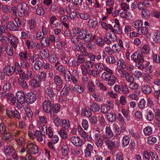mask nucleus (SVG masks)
Listing matches in <instances>:
<instances>
[{"label": "nucleus", "mask_w": 160, "mask_h": 160, "mask_svg": "<svg viewBox=\"0 0 160 160\" xmlns=\"http://www.w3.org/2000/svg\"><path fill=\"white\" fill-rule=\"evenodd\" d=\"M131 58L137 63L135 65V67H137L138 69H142L144 68V66L142 64L144 61V58L141 53L135 52L131 55Z\"/></svg>", "instance_id": "obj_1"}, {"label": "nucleus", "mask_w": 160, "mask_h": 160, "mask_svg": "<svg viewBox=\"0 0 160 160\" xmlns=\"http://www.w3.org/2000/svg\"><path fill=\"white\" fill-rule=\"evenodd\" d=\"M29 10L28 6L25 2H21L18 6V13L20 17H22L26 15Z\"/></svg>", "instance_id": "obj_2"}, {"label": "nucleus", "mask_w": 160, "mask_h": 160, "mask_svg": "<svg viewBox=\"0 0 160 160\" xmlns=\"http://www.w3.org/2000/svg\"><path fill=\"white\" fill-rule=\"evenodd\" d=\"M104 142L108 149L110 151L117 149L119 147V143L116 141L108 139L104 140Z\"/></svg>", "instance_id": "obj_3"}, {"label": "nucleus", "mask_w": 160, "mask_h": 160, "mask_svg": "<svg viewBox=\"0 0 160 160\" xmlns=\"http://www.w3.org/2000/svg\"><path fill=\"white\" fill-rule=\"evenodd\" d=\"M27 152L34 154L39 152L38 146L33 143H28L27 144Z\"/></svg>", "instance_id": "obj_4"}, {"label": "nucleus", "mask_w": 160, "mask_h": 160, "mask_svg": "<svg viewBox=\"0 0 160 160\" xmlns=\"http://www.w3.org/2000/svg\"><path fill=\"white\" fill-rule=\"evenodd\" d=\"M7 115L9 118H15L18 119L21 118L20 114L18 111L16 110H12L7 109L6 110Z\"/></svg>", "instance_id": "obj_5"}, {"label": "nucleus", "mask_w": 160, "mask_h": 160, "mask_svg": "<svg viewBox=\"0 0 160 160\" xmlns=\"http://www.w3.org/2000/svg\"><path fill=\"white\" fill-rule=\"evenodd\" d=\"M43 109L46 113H51L50 115L51 117L53 115L51 112L52 104L50 100H46L44 101L43 103Z\"/></svg>", "instance_id": "obj_6"}, {"label": "nucleus", "mask_w": 160, "mask_h": 160, "mask_svg": "<svg viewBox=\"0 0 160 160\" xmlns=\"http://www.w3.org/2000/svg\"><path fill=\"white\" fill-rule=\"evenodd\" d=\"M119 73L122 77H125L126 80L130 82H133L134 79L131 74L128 72H126V71H118Z\"/></svg>", "instance_id": "obj_7"}, {"label": "nucleus", "mask_w": 160, "mask_h": 160, "mask_svg": "<svg viewBox=\"0 0 160 160\" xmlns=\"http://www.w3.org/2000/svg\"><path fill=\"white\" fill-rule=\"evenodd\" d=\"M113 136L114 134L110 127L107 126L105 129V134L102 136L103 139L104 140L110 139L113 137Z\"/></svg>", "instance_id": "obj_8"}, {"label": "nucleus", "mask_w": 160, "mask_h": 160, "mask_svg": "<svg viewBox=\"0 0 160 160\" xmlns=\"http://www.w3.org/2000/svg\"><path fill=\"white\" fill-rule=\"evenodd\" d=\"M26 99L27 102L29 104H31L36 100L35 94L32 93H28L26 95Z\"/></svg>", "instance_id": "obj_9"}, {"label": "nucleus", "mask_w": 160, "mask_h": 160, "mask_svg": "<svg viewBox=\"0 0 160 160\" xmlns=\"http://www.w3.org/2000/svg\"><path fill=\"white\" fill-rule=\"evenodd\" d=\"M72 143L77 147H80L82 145V142L78 137L72 136L70 138Z\"/></svg>", "instance_id": "obj_10"}, {"label": "nucleus", "mask_w": 160, "mask_h": 160, "mask_svg": "<svg viewBox=\"0 0 160 160\" xmlns=\"http://www.w3.org/2000/svg\"><path fill=\"white\" fill-rule=\"evenodd\" d=\"M98 22L96 18H93L89 19L88 23V26L90 29H94L96 27Z\"/></svg>", "instance_id": "obj_11"}, {"label": "nucleus", "mask_w": 160, "mask_h": 160, "mask_svg": "<svg viewBox=\"0 0 160 160\" xmlns=\"http://www.w3.org/2000/svg\"><path fill=\"white\" fill-rule=\"evenodd\" d=\"M19 73L21 77L25 78L26 80H28L32 78V73L31 71H26L27 76L25 75V73L23 71H19Z\"/></svg>", "instance_id": "obj_12"}, {"label": "nucleus", "mask_w": 160, "mask_h": 160, "mask_svg": "<svg viewBox=\"0 0 160 160\" xmlns=\"http://www.w3.org/2000/svg\"><path fill=\"white\" fill-rule=\"evenodd\" d=\"M26 95L25 96L24 93L21 91H18L16 94V98L18 101H20V102H25L26 99Z\"/></svg>", "instance_id": "obj_13"}, {"label": "nucleus", "mask_w": 160, "mask_h": 160, "mask_svg": "<svg viewBox=\"0 0 160 160\" xmlns=\"http://www.w3.org/2000/svg\"><path fill=\"white\" fill-rule=\"evenodd\" d=\"M41 80L39 76H35L33 77V79L31 81V85L33 87H39V83L40 82Z\"/></svg>", "instance_id": "obj_14"}, {"label": "nucleus", "mask_w": 160, "mask_h": 160, "mask_svg": "<svg viewBox=\"0 0 160 160\" xmlns=\"http://www.w3.org/2000/svg\"><path fill=\"white\" fill-rule=\"evenodd\" d=\"M153 40L155 43H159L160 42V31L156 30L153 33Z\"/></svg>", "instance_id": "obj_15"}, {"label": "nucleus", "mask_w": 160, "mask_h": 160, "mask_svg": "<svg viewBox=\"0 0 160 160\" xmlns=\"http://www.w3.org/2000/svg\"><path fill=\"white\" fill-rule=\"evenodd\" d=\"M7 28L10 30L12 31H16L19 30V28L15 24V23L12 22H9L7 24Z\"/></svg>", "instance_id": "obj_16"}, {"label": "nucleus", "mask_w": 160, "mask_h": 160, "mask_svg": "<svg viewBox=\"0 0 160 160\" xmlns=\"http://www.w3.org/2000/svg\"><path fill=\"white\" fill-rule=\"evenodd\" d=\"M24 79H25L20 77L18 79V82L19 85L21 87L23 88L26 89L28 88V85Z\"/></svg>", "instance_id": "obj_17"}, {"label": "nucleus", "mask_w": 160, "mask_h": 160, "mask_svg": "<svg viewBox=\"0 0 160 160\" xmlns=\"http://www.w3.org/2000/svg\"><path fill=\"white\" fill-rule=\"evenodd\" d=\"M4 151L6 155L10 156L11 154L14 152V149L11 146H6L4 147Z\"/></svg>", "instance_id": "obj_18"}, {"label": "nucleus", "mask_w": 160, "mask_h": 160, "mask_svg": "<svg viewBox=\"0 0 160 160\" xmlns=\"http://www.w3.org/2000/svg\"><path fill=\"white\" fill-rule=\"evenodd\" d=\"M141 89L142 91L146 94H150L152 91L151 88L147 85H142Z\"/></svg>", "instance_id": "obj_19"}, {"label": "nucleus", "mask_w": 160, "mask_h": 160, "mask_svg": "<svg viewBox=\"0 0 160 160\" xmlns=\"http://www.w3.org/2000/svg\"><path fill=\"white\" fill-rule=\"evenodd\" d=\"M93 149V146L90 144H88L86 148L85 149V154L87 156L89 157L91 154V152Z\"/></svg>", "instance_id": "obj_20"}, {"label": "nucleus", "mask_w": 160, "mask_h": 160, "mask_svg": "<svg viewBox=\"0 0 160 160\" xmlns=\"http://www.w3.org/2000/svg\"><path fill=\"white\" fill-rule=\"evenodd\" d=\"M112 71H106V72H104L102 75V78L105 80H107L112 75Z\"/></svg>", "instance_id": "obj_21"}, {"label": "nucleus", "mask_w": 160, "mask_h": 160, "mask_svg": "<svg viewBox=\"0 0 160 160\" xmlns=\"http://www.w3.org/2000/svg\"><path fill=\"white\" fill-rule=\"evenodd\" d=\"M62 155L67 157L68 155L69 149L67 145L63 144L62 146Z\"/></svg>", "instance_id": "obj_22"}, {"label": "nucleus", "mask_w": 160, "mask_h": 160, "mask_svg": "<svg viewBox=\"0 0 160 160\" xmlns=\"http://www.w3.org/2000/svg\"><path fill=\"white\" fill-rule=\"evenodd\" d=\"M143 24V22L141 20H138L132 23V26L135 28H138V32H139L140 28Z\"/></svg>", "instance_id": "obj_23"}, {"label": "nucleus", "mask_w": 160, "mask_h": 160, "mask_svg": "<svg viewBox=\"0 0 160 160\" xmlns=\"http://www.w3.org/2000/svg\"><path fill=\"white\" fill-rule=\"evenodd\" d=\"M45 93L51 98L53 97L55 95L52 88L50 87H47L45 90Z\"/></svg>", "instance_id": "obj_24"}, {"label": "nucleus", "mask_w": 160, "mask_h": 160, "mask_svg": "<svg viewBox=\"0 0 160 160\" xmlns=\"http://www.w3.org/2000/svg\"><path fill=\"white\" fill-rule=\"evenodd\" d=\"M58 133L63 139H66L68 137V135L66 131L62 128L58 131Z\"/></svg>", "instance_id": "obj_25"}, {"label": "nucleus", "mask_w": 160, "mask_h": 160, "mask_svg": "<svg viewBox=\"0 0 160 160\" xmlns=\"http://www.w3.org/2000/svg\"><path fill=\"white\" fill-rule=\"evenodd\" d=\"M78 130L79 135L84 138L85 139L87 137V134L80 125L78 126Z\"/></svg>", "instance_id": "obj_26"}, {"label": "nucleus", "mask_w": 160, "mask_h": 160, "mask_svg": "<svg viewBox=\"0 0 160 160\" xmlns=\"http://www.w3.org/2000/svg\"><path fill=\"white\" fill-rule=\"evenodd\" d=\"M61 74L63 75L66 80L69 81L71 74L69 71H61Z\"/></svg>", "instance_id": "obj_27"}, {"label": "nucleus", "mask_w": 160, "mask_h": 160, "mask_svg": "<svg viewBox=\"0 0 160 160\" xmlns=\"http://www.w3.org/2000/svg\"><path fill=\"white\" fill-rule=\"evenodd\" d=\"M54 81L57 86H61L62 84V81L58 75H57L54 77Z\"/></svg>", "instance_id": "obj_28"}, {"label": "nucleus", "mask_w": 160, "mask_h": 160, "mask_svg": "<svg viewBox=\"0 0 160 160\" xmlns=\"http://www.w3.org/2000/svg\"><path fill=\"white\" fill-rule=\"evenodd\" d=\"M87 31L85 28H82L81 29L80 31L79 32L78 38L81 40H82L84 37L87 35Z\"/></svg>", "instance_id": "obj_29"}, {"label": "nucleus", "mask_w": 160, "mask_h": 160, "mask_svg": "<svg viewBox=\"0 0 160 160\" xmlns=\"http://www.w3.org/2000/svg\"><path fill=\"white\" fill-rule=\"evenodd\" d=\"M2 138L6 141H9L12 139V136L10 133H4L2 134Z\"/></svg>", "instance_id": "obj_30"}, {"label": "nucleus", "mask_w": 160, "mask_h": 160, "mask_svg": "<svg viewBox=\"0 0 160 160\" xmlns=\"http://www.w3.org/2000/svg\"><path fill=\"white\" fill-rule=\"evenodd\" d=\"M143 131L144 134L145 135H150L152 133V128L150 126H147L144 128Z\"/></svg>", "instance_id": "obj_31"}, {"label": "nucleus", "mask_w": 160, "mask_h": 160, "mask_svg": "<svg viewBox=\"0 0 160 160\" xmlns=\"http://www.w3.org/2000/svg\"><path fill=\"white\" fill-rule=\"evenodd\" d=\"M107 117L108 120L110 122H114L116 118V115L112 113H108Z\"/></svg>", "instance_id": "obj_32"}, {"label": "nucleus", "mask_w": 160, "mask_h": 160, "mask_svg": "<svg viewBox=\"0 0 160 160\" xmlns=\"http://www.w3.org/2000/svg\"><path fill=\"white\" fill-rule=\"evenodd\" d=\"M15 140L19 145L23 147L25 144V141L23 138L20 137L18 138H15Z\"/></svg>", "instance_id": "obj_33"}, {"label": "nucleus", "mask_w": 160, "mask_h": 160, "mask_svg": "<svg viewBox=\"0 0 160 160\" xmlns=\"http://www.w3.org/2000/svg\"><path fill=\"white\" fill-rule=\"evenodd\" d=\"M41 44L44 47H48L50 45V42L48 38H46L44 40L42 39L40 40Z\"/></svg>", "instance_id": "obj_34"}, {"label": "nucleus", "mask_w": 160, "mask_h": 160, "mask_svg": "<svg viewBox=\"0 0 160 160\" xmlns=\"http://www.w3.org/2000/svg\"><path fill=\"white\" fill-rule=\"evenodd\" d=\"M80 18L84 20H86L89 18L90 14L86 12L78 13Z\"/></svg>", "instance_id": "obj_35"}, {"label": "nucleus", "mask_w": 160, "mask_h": 160, "mask_svg": "<svg viewBox=\"0 0 160 160\" xmlns=\"http://www.w3.org/2000/svg\"><path fill=\"white\" fill-rule=\"evenodd\" d=\"M41 57L44 59H46L48 58L49 56V52L47 49H44L42 52H41Z\"/></svg>", "instance_id": "obj_36"}, {"label": "nucleus", "mask_w": 160, "mask_h": 160, "mask_svg": "<svg viewBox=\"0 0 160 160\" xmlns=\"http://www.w3.org/2000/svg\"><path fill=\"white\" fill-rule=\"evenodd\" d=\"M91 109L94 112H97L99 111L100 107L96 103H94L91 105Z\"/></svg>", "instance_id": "obj_37"}, {"label": "nucleus", "mask_w": 160, "mask_h": 160, "mask_svg": "<svg viewBox=\"0 0 160 160\" xmlns=\"http://www.w3.org/2000/svg\"><path fill=\"white\" fill-rule=\"evenodd\" d=\"M107 37H108L113 42L115 41L116 40V37L114 32L113 31H110L107 33Z\"/></svg>", "instance_id": "obj_38"}, {"label": "nucleus", "mask_w": 160, "mask_h": 160, "mask_svg": "<svg viewBox=\"0 0 160 160\" xmlns=\"http://www.w3.org/2000/svg\"><path fill=\"white\" fill-rule=\"evenodd\" d=\"M88 88L89 91L90 92L95 91V86L93 83L91 81H89L88 84Z\"/></svg>", "instance_id": "obj_39"}, {"label": "nucleus", "mask_w": 160, "mask_h": 160, "mask_svg": "<svg viewBox=\"0 0 160 160\" xmlns=\"http://www.w3.org/2000/svg\"><path fill=\"white\" fill-rule=\"evenodd\" d=\"M122 92L123 94H128L129 92V89L127 85L125 84H123L121 86V89Z\"/></svg>", "instance_id": "obj_40"}, {"label": "nucleus", "mask_w": 160, "mask_h": 160, "mask_svg": "<svg viewBox=\"0 0 160 160\" xmlns=\"http://www.w3.org/2000/svg\"><path fill=\"white\" fill-rule=\"evenodd\" d=\"M62 127L65 129H68L70 127V124L68 120L63 119L62 122Z\"/></svg>", "instance_id": "obj_41"}, {"label": "nucleus", "mask_w": 160, "mask_h": 160, "mask_svg": "<svg viewBox=\"0 0 160 160\" xmlns=\"http://www.w3.org/2000/svg\"><path fill=\"white\" fill-rule=\"evenodd\" d=\"M114 32H116L118 34H120L122 33L121 28L120 27V25L118 24H115L113 27V30L112 31Z\"/></svg>", "instance_id": "obj_42"}, {"label": "nucleus", "mask_w": 160, "mask_h": 160, "mask_svg": "<svg viewBox=\"0 0 160 160\" xmlns=\"http://www.w3.org/2000/svg\"><path fill=\"white\" fill-rule=\"evenodd\" d=\"M154 116V114L152 112L149 111L146 115L147 120L149 121H151L153 119Z\"/></svg>", "instance_id": "obj_43"}, {"label": "nucleus", "mask_w": 160, "mask_h": 160, "mask_svg": "<svg viewBox=\"0 0 160 160\" xmlns=\"http://www.w3.org/2000/svg\"><path fill=\"white\" fill-rule=\"evenodd\" d=\"M129 142V138L127 136H124L122 138V145L124 147H126L128 146Z\"/></svg>", "instance_id": "obj_44"}, {"label": "nucleus", "mask_w": 160, "mask_h": 160, "mask_svg": "<svg viewBox=\"0 0 160 160\" xmlns=\"http://www.w3.org/2000/svg\"><path fill=\"white\" fill-rule=\"evenodd\" d=\"M142 15L145 19L148 18L150 16L149 11L147 9H143L142 12Z\"/></svg>", "instance_id": "obj_45"}, {"label": "nucleus", "mask_w": 160, "mask_h": 160, "mask_svg": "<svg viewBox=\"0 0 160 160\" xmlns=\"http://www.w3.org/2000/svg\"><path fill=\"white\" fill-rule=\"evenodd\" d=\"M146 103L145 100L144 98H142L139 102L138 106L140 109H143L145 107Z\"/></svg>", "instance_id": "obj_46"}, {"label": "nucleus", "mask_w": 160, "mask_h": 160, "mask_svg": "<svg viewBox=\"0 0 160 160\" xmlns=\"http://www.w3.org/2000/svg\"><path fill=\"white\" fill-rule=\"evenodd\" d=\"M92 37V36L91 34L90 33H88L87 34V35H86L85 37L83 38V40H84V42L85 43H88L91 40Z\"/></svg>", "instance_id": "obj_47"}, {"label": "nucleus", "mask_w": 160, "mask_h": 160, "mask_svg": "<svg viewBox=\"0 0 160 160\" xmlns=\"http://www.w3.org/2000/svg\"><path fill=\"white\" fill-rule=\"evenodd\" d=\"M110 106L102 105L101 108V112L103 113L107 112L110 109Z\"/></svg>", "instance_id": "obj_48"}, {"label": "nucleus", "mask_w": 160, "mask_h": 160, "mask_svg": "<svg viewBox=\"0 0 160 160\" xmlns=\"http://www.w3.org/2000/svg\"><path fill=\"white\" fill-rule=\"evenodd\" d=\"M2 10L5 13H8L11 12L12 11V8L9 5H5L3 6L2 8Z\"/></svg>", "instance_id": "obj_49"}, {"label": "nucleus", "mask_w": 160, "mask_h": 160, "mask_svg": "<svg viewBox=\"0 0 160 160\" xmlns=\"http://www.w3.org/2000/svg\"><path fill=\"white\" fill-rule=\"evenodd\" d=\"M157 141L155 137L150 136L148 138L147 142L149 144H153Z\"/></svg>", "instance_id": "obj_50"}, {"label": "nucleus", "mask_w": 160, "mask_h": 160, "mask_svg": "<svg viewBox=\"0 0 160 160\" xmlns=\"http://www.w3.org/2000/svg\"><path fill=\"white\" fill-rule=\"evenodd\" d=\"M152 57L153 60L156 63H160V57L158 54L153 53Z\"/></svg>", "instance_id": "obj_51"}, {"label": "nucleus", "mask_w": 160, "mask_h": 160, "mask_svg": "<svg viewBox=\"0 0 160 160\" xmlns=\"http://www.w3.org/2000/svg\"><path fill=\"white\" fill-rule=\"evenodd\" d=\"M42 63L40 61H36L34 65V67L36 70H39L42 66Z\"/></svg>", "instance_id": "obj_52"}, {"label": "nucleus", "mask_w": 160, "mask_h": 160, "mask_svg": "<svg viewBox=\"0 0 160 160\" xmlns=\"http://www.w3.org/2000/svg\"><path fill=\"white\" fill-rule=\"evenodd\" d=\"M118 65L121 68L125 69L126 67L124 61L122 58L119 59L118 62Z\"/></svg>", "instance_id": "obj_53"}, {"label": "nucleus", "mask_w": 160, "mask_h": 160, "mask_svg": "<svg viewBox=\"0 0 160 160\" xmlns=\"http://www.w3.org/2000/svg\"><path fill=\"white\" fill-rule=\"evenodd\" d=\"M103 140L102 138V139L95 141V144L98 148H102L103 144Z\"/></svg>", "instance_id": "obj_54"}, {"label": "nucleus", "mask_w": 160, "mask_h": 160, "mask_svg": "<svg viewBox=\"0 0 160 160\" xmlns=\"http://www.w3.org/2000/svg\"><path fill=\"white\" fill-rule=\"evenodd\" d=\"M116 79V78L115 76H111L108 79V85L110 86H112L115 83Z\"/></svg>", "instance_id": "obj_55"}, {"label": "nucleus", "mask_w": 160, "mask_h": 160, "mask_svg": "<svg viewBox=\"0 0 160 160\" xmlns=\"http://www.w3.org/2000/svg\"><path fill=\"white\" fill-rule=\"evenodd\" d=\"M49 61L51 63L55 62L57 60V57L56 55L53 54L49 57Z\"/></svg>", "instance_id": "obj_56"}, {"label": "nucleus", "mask_w": 160, "mask_h": 160, "mask_svg": "<svg viewBox=\"0 0 160 160\" xmlns=\"http://www.w3.org/2000/svg\"><path fill=\"white\" fill-rule=\"evenodd\" d=\"M73 89L77 91L79 93H82L84 90V89L82 86L79 85H76L73 88Z\"/></svg>", "instance_id": "obj_57"}, {"label": "nucleus", "mask_w": 160, "mask_h": 160, "mask_svg": "<svg viewBox=\"0 0 160 160\" xmlns=\"http://www.w3.org/2000/svg\"><path fill=\"white\" fill-rule=\"evenodd\" d=\"M25 111L27 117L30 118L32 117V113L29 107H27L26 108H25Z\"/></svg>", "instance_id": "obj_58"}, {"label": "nucleus", "mask_w": 160, "mask_h": 160, "mask_svg": "<svg viewBox=\"0 0 160 160\" xmlns=\"http://www.w3.org/2000/svg\"><path fill=\"white\" fill-rule=\"evenodd\" d=\"M82 44V45L83 46H84L83 43L82 42H80L79 43V45L78 44H75L73 46L74 48L77 51H81V44Z\"/></svg>", "instance_id": "obj_59"}, {"label": "nucleus", "mask_w": 160, "mask_h": 160, "mask_svg": "<svg viewBox=\"0 0 160 160\" xmlns=\"http://www.w3.org/2000/svg\"><path fill=\"white\" fill-rule=\"evenodd\" d=\"M52 108L53 112L55 113L58 112L60 110L59 105L58 104H53Z\"/></svg>", "instance_id": "obj_60"}, {"label": "nucleus", "mask_w": 160, "mask_h": 160, "mask_svg": "<svg viewBox=\"0 0 160 160\" xmlns=\"http://www.w3.org/2000/svg\"><path fill=\"white\" fill-rule=\"evenodd\" d=\"M106 61L107 62L109 63H113L115 62V58L112 56H109L107 57Z\"/></svg>", "instance_id": "obj_61"}, {"label": "nucleus", "mask_w": 160, "mask_h": 160, "mask_svg": "<svg viewBox=\"0 0 160 160\" xmlns=\"http://www.w3.org/2000/svg\"><path fill=\"white\" fill-rule=\"evenodd\" d=\"M112 49L115 52H119L121 50L119 44H114L113 45Z\"/></svg>", "instance_id": "obj_62"}, {"label": "nucleus", "mask_w": 160, "mask_h": 160, "mask_svg": "<svg viewBox=\"0 0 160 160\" xmlns=\"http://www.w3.org/2000/svg\"><path fill=\"white\" fill-rule=\"evenodd\" d=\"M129 87L131 89L134 90L137 89L138 88V85L136 83L130 82V83L129 85Z\"/></svg>", "instance_id": "obj_63"}, {"label": "nucleus", "mask_w": 160, "mask_h": 160, "mask_svg": "<svg viewBox=\"0 0 160 160\" xmlns=\"http://www.w3.org/2000/svg\"><path fill=\"white\" fill-rule=\"evenodd\" d=\"M36 12L38 15L42 16L44 14V11L42 8L39 7L37 9Z\"/></svg>", "instance_id": "obj_64"}]
</instances>
